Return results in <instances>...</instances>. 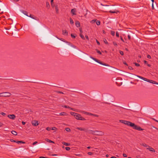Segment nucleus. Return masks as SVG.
I'll return each mask as SVG.
<instances>
[{
    "label": "nucleus",
    "instance_id": "obj_41",
    "mask_svg": "<svg viewBox=\"0 0 158 158\" xmlns=\"http://www.w3.org/2000/svg\"><path fill=\"white\" fill-rule=\"evenodd\" d=\"M93 153L92 152H88V154L89 155H92L93 154Z\"/></svg>",
    "mask_w": 158,
    "mask_h": 158
},
{
    "label": "nucleus",
    "instance_id": "obj_56",
    "mask_svg": "<svg viewBox=\"0 0 158 158\" xmlns=\"http://www.w3.org/2000/svg\"><path fill=\"white\" fill-rule=\"evenodd\" d=\"M82 113H83L84 114H86L87 112L84 111H82Z\"/></svg>",
    "mask_w": 158,
    "mask_h": 158
},
{
    "label": "nucleus",
    "instance_id": "obj_60",
    "mask_svg": "<svg viewBox=\"0 0 158 158\" xmlns=\"http://www.w3.org/2000/svg\"><path fill=\"white\" fill-rule=\"evenodd\" d=\"M57 92L58 93H60V94H63V93L62 92H61V91H58Z\"/></svg>",
    "mask_w": 158,
    "mask_h": 158
},
{
    "label": "nucleus",
    "instance_id": "obj_53",
    "mask_svg": "<svg viewBox=\"0 0 158 158\" xmlns=\"http://www.w3.org/2000/svg\"><path fill=\"white\" fill-rule=\"evenodd\" d=\"M128 69L130 70H131L133 69L132 68L131 66H129L128 67Z\"/></svg>",
    "mask_w": 158,
    "mask_h": 158
},
{
    "label": "nucleus",
    "instance_id": "obj_2",
    "mask_svg": "<svg viewBox=\"0 0 158 158\" xmlns=\"http://www.w3.org/2000/svg\"><path fill=\"white\" fill-rule=\"evenodd\" d=\"M71 115L73 116L75 118L78 120H85L86 119L83 118L81 115L78 114L73 112H70Z\"/></svg>",
    "mask_w": 158,
    "mask_h": 158
},
{
    "label": "nucleus",
    "instance_id": "obj_50",
    "mask_svg": "<svg viewBox=\"0 0 158 158\" xmlns=\"http://www.w3.org/2000/svg\"><path fill=\"white\" fill-rule=\"evenodd\" d=\"M113 44L114 46H116L117 45V44L116 42H113Z\"/></svg>",
    "mask_w": 158,
    "mask_h": 158
},
{
    "label": "nucleus",
    "instance_id": "obj_10",
    "mask_svg": "<svg viewBox=\"0 0 158 158\" xmlns=\"http://www.w3.org/2000/svg\"><path fill=\"white\" fill-rule=\"evenodd\" d=\"M147 149H148L150 151L153 152H155V151L154 149L153 148H152V147H150L149 146V147L147 148Z\"/></svg>",
    "mask_w": 158,
    "mask_h": 158
},
{
    "label": "nucleus",
    "instance_id": "obj_36",
    "mask_svg": "<svg viewBox=\"0 0 158 158\" xmlns=\"http://www.w3.org/2000/svg\"><path fill=\"white\" fill-rule=\"evenodd\" d=\"M47 141L49 143H54V142L53 141H51V140H50L49 139H48Z\"/></svg>",
    "mask_w": 158,
    "mask_h": 158
},
{
    "label": "nucleus",
    "instance_id": "obj_33",
    "mask_svg": "<svg viewBox=\"0 0 158 158\" xmlns=\"http://www.w3.org/2000/svg\"><path fill=\"white\" fill-rule=\"evenodd\" d=\"M71 36L72 38H73V39L75 38V37H76V36H75L74 35H73V34H71Z\"/></svg>",
    "mask_w": 158,
    "mask_h": 158
},
{
    "label": "nucleus",
    "instance_id": "obj_58",
    "mask_svg": "<svg viewBox=\"0 0 158 158\" xmlns=\"http://www.w3.org/2000/svg\"><path fill=\"white\" fill-rule=\"evenodd\" d=\"M94 116L95 117H98V115L95 114H94Z\"/></svg>",
    "mask_w": 158,
    "mask_h": 158
},
{
    "label": "nucleus",
    "instance_id": "obj_16",
    "mask_svg": "<svg viewBox=\"0 0 158 158\" xmlns=\"http://www.w3.org/2000/svg\"><path fill=\"white\" fill-rule=\"evenodd\" d=\"M76 25L77 27H79L80 26V23L78 21H76Z\"/></svg>",
    "mask_w": 158,
    "mask_h": 158
},
{
    "label": "nucleus",
    "instance_id": "obj_52",
    "mask_svg": "<svg viewBox=\"0 0 158 158\" xmlns=\"http://www.w3.org/2000/svg\"><path fill=\"white\" fill-rule=\"evenodd\" d=\"M147 57L148 58H149V59H150L151 58V56L150 55H148L147 56Z\"/></svg>",
    "mask_w": 158,
    "mask_h": 158
},
{
    "label": "nucleus",
    "instance_id": "obj_27",
    "mask_svg": "<svg viewBox=\"0 0 158 158\" xmlns=\"http://www.w3.org/2000/svg\"><path fill=\"white\" fill-rule=\"evenodd\" d=\"M70 23L71 24H73L74 23L73 19H72L71 18H70Z\"/></svg>",
    "mask_w": 158,
    "mask_h": 158
},
{
    "label": "nucleus",
    "instance_id": "obj_51",
    "mask_svg": "<svg viewBox=\"0 0 158 158\" xmlns=\"http://www.w3.org/2000/svg\"><path fill=\"white\" fill-rule=\"evenodd\" d=\"M37 143V142L35 141V142H34V143H33L32 144L33 145H34L35 144H36Z\"/></svg>",
    "mask_w": 158,
    "mask_h": 158
},
{
    "label": "nucleus",
    "instance_id": "obj_63",
    "mask_svg": "<svg viewBox=\"0 0 158 158\" xmlns=\"http://www.w3.org/2000/svg\"><path fill=\"white\" fill-rule=\"evenodd\" d=\"M123 64L125 65H127V63L125 62H124Z\"/></svg>",
    "mask_w": 158,
    "mask_h": 158
},
{
    "label": "nucleus",
    "instance_id": "obj_48",
    "mask_svg": "<svg viewBox=\"0 0 158 158\" xmlns=\"http://www.w3.org/2000/svg\"><path fill=\"white\" fill-rule=\"evenodd\" d=\"M123 156L124 157H127V155L124 153L123 154Z\"/></svg>",
    "mask_w": 158,
    "mask_h": 158
},
{
    "label": "nucleus",
    "instance_id": "obj_55",
    "mask_svg": "<svg viewBox=\"0 0 158 158\" xmlns=\"http://www.w3.org/2000/svg\"><path fill=\"white\" fill-rule=\"evenodd\" d=\"M1 114L3 115H5L6 114L4 112H2L1 113Z\"/></svg>",
    "mask_w": 158,
    "mask_h": 158
},
{
    "label": "nucleus",
    "instance_id": "obj_35",
    "mask_svg": "<svg viewBox=\"0 0 158 158\" xmlns=\"http://www.w3.org/2000/svg\"><path fill=\"white\" fill-rule=\"evenodd\" d=\"M46 4L47 7H49L50 6V5H49V2H47Z\"/></svg>",
    "mask_w": 158,
    "mask_h": 158
},
{
    "label": "nucleus",
    "instance_id": "obj_32",
    "mask_svg": "<svg viewBox=\"0 0 158 158\" xmlns=\"http://www.w3.org/2000/svg\"><path fill=\"white\" fill-rule=\"evenodd\" d=\"M96 24L98 25H99L100 24V22L99 20L97 21L96 22Z\"/></svg>",
    "mask_w": 158,
    "mask_h": 158
},
{
    "label": "nucleus",
    "instance_id": "obj_44",
    "mask_svg": "<svg viewBox=\"0 0 158 158\" xmlns=\"http://www.w3.org/2000/svg\"><path fill=\"white\" fill-rule=\"evenodd\" d=\"M51 128L49 127H47L46 128V129L47 131H50L51 130Z\"/></svg>",
    "mask_w": 158,
    "mask_h": 158
},
{
    "label": "nucleus",
    "instance_id": "obj_11",
    "mask_svg": "<svg viewBox=\"0 0 158 158\" xmlns=\"http://www.w3.org/2000/svg\"><path fill=\"white\" fill-rule=\"evenodd\" d=\"M32 124L33 125L36 126L38 125V121L36 120H34L32 122Z\"/></svg>",
    "mask_w": 158,
    "mask_h": 158
},
{
    "label": "nucleus",
    "instance_id": "obj_13",
    "mask_svg": "<svg viewBox=\"0 0 158 158\" xmlns=\"http://www.w3.org/2000/svg\"><path fill=\"white\" fill-rule=\"evenodd\" d=\"M28 16L29 17H30L31 18L33 19H35V20H36V17L34 15H32L31 14H30V15H28Z\"/></svg>",
    "mask_w": 158,
    "mask_h": 158
},
{
    "label": "nucleus",
    "instance_id": "obj_3",
    "mask_svg": "<svg viewBox=\"0 0 158 158\" xmlns=\"http://www.w3.org/2000/svg\"><path fill=\"white\" fill-rule=\"evenodd\" d=\"M137 76L138 77H139V78H140L145 81H147V82H150L152 83L158 85V83L157 82L154 81H153V80L148 79L147 78H145L141 76H139L137 75Z\"/></svg>",
    "mask_w": 158,
    "mask_h": 158
},
{
    "label": "nucleus",
    "instance_id": "obj_43",
    "mask_svg": "<svg viewBox=\"0 0 158 158\" xmlns=\"http://www.w3.org/2000/svg\"><path fill=\"white\" fill-rule=\"evenodd\" d=\"M10 141L11 142H15L16 143V140H15L14 139H11L10 140Z\"/></svg>",
    "mask_w": 158,
    "mask_h": 158
},
{
    "label": "nucleus",
    "instance_id": "obj_15",
    "mask_svg": "<svg viewBox=\"0 0 158 158\" xmlns=\"http://www.w3.org/2000/svg\"><path fill=\"white\" fill-rule=\"evenodd\" d=\"M109 12L111 13H117L118 11L116 10H115L114 11L110 10Z\"/></svg>",
    "mask_w": 158,
    "mask_h": 158
},
{
    "label": "nucleus",
    "instance_id": "obj_42",
    "mask_svg": "<svg viewBox=\"0 0 158 158\" xmlns=\"http://www.w3.org/2000/svg\"><path fill=\"white\" fill-rule=\"evenodd\" d=\"M104 42L106 44H108V42L106 39L104 40Z\"/></svg>",
    "mask_w": 158,
    "mask_h": 158
},
{
    "label": "nucleus",
    "instance_id": "obj_8",
    "mask_svg": "<svg viewBox=\"0 0 158 158\" xmlns=\"http://www.w3.org/2000/svg\"><path fill=\"white\" fill-rule=\"evenodd\" d=\"M76 129L81 131H84L86 132H88L87 130L85 128H82L81 127H77L76 128Z\"/></svg>",
    "mask_w": 158,
    "mask_h": 158
},
{
    "label": "nucleus",
    "instance_id": "obj_17",
    "mask_svg": "<svg viewBox=\"0 0 158 158\" xmlns=\"http://www.w3.org/2000/svg\"><path fill=\"white\" fill-rule=\"evenodd\" d=\"M62 106L63 107H64L65 108H68L70 109L71 110H74V109L73 108H71V107H70L69 106Z\"/></svg>",
    "mask_w": 158,
    "mask_h": 158
},
{
    "label": "nucleus",
    "instance_id": "obj_59",
    "mask_svg": "<svg viewBox=\"0 0 158 158\" xmlns=\"http://www.w3.org/2000/svg\"><path fill=\"white\" fill-rule=\"evenodd\" d=\"M22 124L23 125H25V122H24L23 121V122H22Z\"/></svg>",
    "mask_w": 158,
    "mask_h": 158
},
{
    "label": "nucleus",
    "instance_id": "obj_64",
    "mask_svg": "<svg viewBox=\"0 0 158 158\" xmlns=\"http://www.w3.org/2000/svg\"><path fill=\"white\" fill-rule=\"evenodd\" d=\"M110 158H117L115 156H112V157H111Z\"/></svg>",
    "mask_w": 158,
    "mask_h": 158
},
{
    "label": "nucleus",
    "instance_id": "obj_47",
    "mask_svg": "<svg viewBox=\"0 0 158 158\" xmlns=\"http://www.w3.org/2000/svg\"><path fill=\"white\" fill-rule=\"evenodd\" d=\"M85 37L88 40H89V37H88V36L87 35H86L85 36Z\"/></svg>",
    "mask_w": 158,
    "mask_h": 158
},
{
    "label": "nucleus",
    "instance_id": "obj_7",
    "mask_svg": "<svg viewBox=\"0 0 158 158\" xmlns=\"http://www.w3.org/2000/svg\"><path fill=\"white\" fill-rule=\"evenodd\" d=\"M7 117L10 119H15V116L14 114H9L8 115Z\"/></svg>",
    "mask_w": 158,
    "mask_h": 158
},
{
    "label": "nucleus",
    "instance_id": "obj_46",
    "mask_svg": "<svg viewBox=\"0 0 158 158\" xmlns=\"http://www.w3.org/2000/svg\"><path fill=\"white\" fill-rule=\"evenodd\" d=\"M57 37V38H58V39H59L60 40H61L62 41H64V42H65L66 43V42H65V41H64V40H63V39H62V38L59 39V38H58V37Z\"/></svg>",
    "mask_w": 158,
    "mask_h": 158
},
{
    "label": "nucleus",
    "instance_id": "obj_5",
    "mask_svg": "<svg viewBox=\"0 0 158 158\" xmlns=\"http://www.w3.org/2000/svg\"><path fill=\"white\" fill-rule=\"evenodd\" d=\"M11 94L8 92H4L0 94V97H9L10 96Z\"/></svg>",
    "mask_w": 158,
    "mask_h": 158
},
{
    "label": "nucleus",
    "instance_id": "obj_21",
    "mask_svg": "<svg viewBox=\"0 0 158 158\" xmlns=\"http://www.w3.org/2000/svg\"><path fill=\"white\" fill-rule=\"evenodd\" d=\"M62 144L65 146H69L70 144L69 143L64 142H62Z\"/></svg>",
    "mask_w": 158,
    "mask_h": 158
},
{
    "label": "nucleus",
    "instance_id": "obj_22",
    "mask_svg": "<svg viewBox=\"0 0 158 158\" xmlns=\"http://www.w3.org/2000/svg\"><path fill=\"white\" fill-rule=\"evenodd\" d=\"M22 12L25 15H26L27 16H28V15H27V12L23 10Z\"/></svg>",
    "mask_w": 158,
    "mask_h": 158
},
{
    "label": "nucleus",
    "instance_id": "obj_28",
    "mask_svg": "<svg viewBox=\"0 0 158 158\" xmlns=\"http://www.w3.org/2000/svg\"><path fill=\"white\" fill-rule=\"evenodd\" d=\"M111 34L113 35V36H114V35H115V32L113 31H111Z\"/></svg>",
    "mask_w": 158,
    "mask_h": 158
},
{
    "label": "nucleus",
    "instance_id": "obj_23",
    "mask_svg": "<svg viewBox=\"0 0 158 158\" xmlns=\"http://www.w3.org/2000/svg\"><path fill=\"white\" fill-rule=\"evenodd\" d=\"M16 143H25L23 141H16Z\"/></svg>",
    "mask_w": 158,
    "mask_h": 158
},
{
    "label": "nucleus",
    "instance_id": "obj_34",
    "mask_svg": "<svg viewBox=\"0 0 158 158\" xmlns=\"http://www.w3.org/2000/svg\"><path fill=\"white\" fill-rule=\"evenodd\" d=\"M119 52L120 54L121 55L123 56L124 55L123 52V51H119Z\"/></svg>",
    "mask_w": 158,
    "mask_h": 158
},
{
    "label": "nucleus",
    "instance_id": "obj_18",
    "mask_svg": "<svg viewBox=\"0 0 158 158\" xmlns=\"http://www.w3.org/2000/svg\"><path fill=\"white\" fill-rule=\"evenodd\" d=\"M67 115V113L65 112H61L59 114L60 115L63 116V115Z\"/></svg>",
    "mask_w": 158,
    "mask_h": 158
},
{
    "label": "nucleus",
    "instance_id": "obj_40",
    "mask_svg": "<svg viewBox=\"0 0 158 158\" xmlns=\"http://www.w3.org/2000/svg\"><path fill=\"white\" fill-rule=\"evenodd\" d=\"M135 65L136 66H139V64L138 63H135Z\"/></svg>",
    "mask_w": 158,
    "mask_h": 158
},
{
    "label": "nucleus",
    "instance_id": "obj_54",
    "mask_svg": "<svg viewBox=\"0 0 158 158\" xmlns=\"http://www.w3.org/2000/svg\"><path fill=\"white\" fill-rule=\"evenodd\" d=\"M96 42H97V44L98 45H99L100 44V43L97 40H96Z\"/></svg>",
    "mask_w": 158,
    "mask_h": 158
},
{
    "label": "nucleus",
    "instance_id": "obj_14",
    "mask_svg": "<svg viewBox=\"0 0 158 158\" xmlns=\"http://www.w3.org/2000/svg\"><path fill=\"white\" fill-rule=\"evenodd\" d=\"M76 11V9H73L71 10V13L73 14V15H75L76 13H75V12Z\"/></svg>",
    "mask_w": 158,
    "mask_h": 158
},
{
    "label": "nucleus",
    "instance_id": "obj_37",
    "mask_svg": "<svg viewBox=\"0 0 158 158\" xmlns=\"http://www.w3.org/2000/svg\"><path fill=\"white\" fill-rule=\"evenodd\" d=\"M116 36L117 37H119V34L118 32V31L116 32Z\"/></svg>",
    "mask_w": 158,
    "mask_h": 158
},
{
    "label": "nucleus",
    "instance_id": "obj_31",
    "mask_svg": "<svg viewBox=\"0 0 158 158\" xmlns=\"http://www.w3.org/2000/svg\"><path fill=\"white\" fill-rule=\"evenodd\" d=\"M55 8L56 12H57L58 11V8L57 6H55Z\"/></svg>",
    "mask_w": 158,
    "mask_h": 158
},
{
    "label": "nucleus",
    "instance_id": "obj_45",
    "mask_svg": "<svg viewBox=\"0 0 158 158\" xmlns=\"http://www.w3.org/2000/svg\"><path fill=\"white\" fill-rule=\"evenodd\" d=\"M127 37H128V39L129 40H130L131 39V36H130V35H128Z\"/></svg>",
    "mask_w": 158,
    "mask_h": 158
},
{
    "label": "nucleus",
    "instance_id": "obj_39",
    "mask_svg": "<svg viewBox=\"0 0 158 158\" xmlns=\"http://www.w3.org/2000/svg\"><path fill=\"white\" fill-rule=\"evenodd\" d=\"M70 149V148L69 147H66L65 148V149L67 151H69Z\"/></svg>",
    "mask_w": 158,
    "mask_h": 158
},
{
    "label": "nucleus",
    "instance_id": "obj_62",
    "mask_svg": "<svg viewBox=\"0 0 158 158\" xmlns=\"http://www.w3.org/2000/svg\"><path fill=\"white\" fill-rule=\"evenodd\" d=\"M153 119L156 122H157L158 123V120H156V119H155L154 118H153Z\"/></svg>",
    "mask_w": 158,
    "mask_h": 158
},
{
    "label": "nucleus",
    "instance_id": "obj_61",
    "mask_svg": "<svg viewBox=\"0 0 158 158\" xmlns=\"http://www.w3.org/2000/svg\"><path fill=\"white\" fill-rule=\"evenodd\" d=\"M39 158H47L46 157H43V156H40Z\"/></svg>",
    "mask_w": 158,
    "mask_h": 158
},
{
    "label": "nucleus",
    "instance_id": "obj_38",
    "mask_svg": "<svg viewBox=\"0 0 158 158\" xmlns=\"http://www.w3.org/2000/svg\"><path fill=\"white\" fill-rule=\"evenodd\" d=\"M96 20H95V19H94V20H92L91 22L92 23H94L96 22Z\"/></svg>",
    "mask_w": 158,
    "mask_h": 158
},
{
    "label": "nucleus",
    "instance_id": "obj_57",
    "mask_svg": "<svg viewBox=\"0 0 158 158\" xmlns=\"http://www.w3.org/2000/svg\"><path fill=\"white\" fill-rule=\"evenodd\" d=\"M153 3L152 2V9H154V6H153Z\"/></svg>",
    "mask_w": 158,
    "mask_h": 158
},
{
    "label": "nucleus",
    "instance_id": "obj_19",
    "mask_svg": "<svg viewBox=\"0 0 158 158\" xmlns=\"http://www.w3.org/2000/svg\"><path fill=\"white\" fill-rule=\"evenodd\" d=\"M66 43H67V44H68V45H70V46H72V47H73V48H76V47H75V46H74V45H73L71 44L70 43V42H67V41L66 42Z\"/></svg>",
    "mask_w": 158,
    "mask_h": 158
},
{
    "label": "nucleus",
    "instance_id": "obj_4",
    "mask_svg": "<svg viewBox=\"0 0 158 158\" xmlns=\"http://www.w3.org/2000/svg\"><path fill=\"white\" fill-rule=\"evenodd\" d=\"M90 57L93 60H94L96 62H98V63L101 64H102V65H105L106 66H109L107 64L103 63L102 62H101L99 60H98L97 59L95 58L94 57H93L92 56H90Z\"/></svg>",
    "mask_w": 158,
    "mask_h": 158
},
{
    "label": "nucleus",
    "instance_id": "obj_24",
    "mask_svg": "<svg viewBox=\"0 0 158 158\" xmlns=\"http://www.w3.org/2000/svg\"><path fill=\"white\" fill-rule=\"evenodd\" d=\"M80 36L82 39H83V40L85 39V38L84 35H82L81 34H80Z\"/></svg>",
    "mask_w": 158,
    "mask_h": 158
},
{
    "label": "nucleus",
    "instance_id": "obj_26",
    "mask_svg": "<svg viewBox=\"0 0 158 158\" xmlns=\"http://www.w3.org/2000/svg\"><path fill=\"white\" fill-rule=\"evenodd\" d=\"M96 52H97L98 53V54H99L100 55H102V53L100 51L98 50L97 49H96Z\"/></svg>",
    "mask_w": 158,
    "mask_h": 158
},
{
    "label": "nucleus",
    "instance_id": "obj_29",
    "mask_svg": "<svg viewBox=\"0 0 158 158\" xmlns=\"http://www.w3.org/2000/svg\"><path fill=\"white\" fill-rule=\"evenodd\" d=\"M65 130L67 132L70 131V129L69 128H65Z\"/></svg>",
    "mask_w": 158,
    "mask_h": 158
},
{
    "label": "nucleus",
    "instance_id": "obj_30",
    "mask_svg": "<svg viewBox=\"0 0 158 158\" xmlns=\"http://www.w3.org/2000/svg\"><path fill=\"white\" fill-rule=\"evenodd\" d=\"M53 0H51V6L52 7H54V5H53Z\"/></svg>",
    "mask_w": 158,
    "mask_h": 158
},
{
    "label": "nucleus",
    "instance_id": "obj_25",
    "mask_svg": "<svg viewBox=\"0 0 158 158\" xmlns=\"http://www.w3.org/2000/svg\"><path fill=\"white\" fill-rule=\"evenodd\" d=\"M142 145L144 147H147V148L149 147V146L146 144L145 143H143V144H142Z\"/></svg>",
    "mask_w": 158,
    "mask_h": 158
},
{
    "label": "nucleus",
    "instance_id": "obj_12",
    "mask_svg": "<svg viewBox=\"0 0 158 158\" xmlns=\"http://www.w3.org/2000/svg\"><path fill=\"white\" fill-rule=\"evenodd\" d=\"M62 33L63 35L66 36L68 35V32L66 30H63L62 31Z\"/></svg>",
    "mask_w": 158,
    "mask_h": 158
},
{
    "label": "nucleus",
    "instance_id": "obj_6",
    "mask_svg": "<svg viewBox=\"0 0 158 158\" xmlns=\"http://www.w3.org/2000/svg\"><path fill=\"white\" fill-rule=\"evenodd\" d=\"M104 133L101 131H96L95 135L102 136L104 135Z\"/></svg>",
    "mask_w": 158,
    "mask_h": 158
},
{
    "label": "nucleus",
    "instance_id": "obj_1",
    "mask_svg": "<svg viewBox=\"0 0 158 158\" xmlns=\"http://www.w3.org/2000/svg\"><path fill=\"white\" fill-rule=\"evenodd\" d=\"M119 122L128 126L132 127L134 129L138 131H143V129L141 128L140 127L137 126L134 123H131L130 122L123 120H119Z\"/></svg>",
    "mask_w": 158,
    "mask_h": 158
},
{
    "label": "nucleus",
    "instance_id": "obj_9",
    "mask_svg": "<svg viewBox=\"0 0 158 158\" xmlns=\"http://www.w3.org/2000/svg\"><path fill=\"white\" fill-rule=\"evenodd\" d=\"M88 132L90 134H91L92 135H95L96 131H92L91 130H89L88 131Z\"/></svg>",
    "mask_w": 158,
    "mask_h": 158
},
{
    "label": "nucleus",
    "instance_id": "obj_49",
    "mask_svg": "<svg viewBox=\"0 0 158 158\" xmlns=\"http://www.w3.org/2000/svg\"><path fill=\"white\" fill-rule=\"evenodd\" d=\"M120 39L123 42H124V40L123 38V37L122 36H120Z\"/></svg>",
    "mask_w": 158,
    "mask_h": 158
},
{
    "label": "nucleus",
    "instance_id": "obj_20",
    "mask_svg": "<svg viewBox=\"0 0 158 158\" xmlns=\"http://www.w3.org/2000/svg\"><path fill=\"white\" fill-rule=\"evenodd\" d=\"M11 133L15 135H17V132L15 131H11Z\"/></svg>",
    "mask_w": 158,
    "mask_h": 158
}]
</instances>
